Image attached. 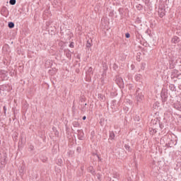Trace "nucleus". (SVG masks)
I'll return each instance as SVG.
<instances>
[{
	"label": "nucleus",
	"instance_id": "obj_14",
	"mask_svg": "<svg viewBox=\"0 0 181 181\" xmlns=\"http://www.w3.org/2000/svg\"><path fill=\"white\" fill-rule=\"evenodd\" d=\"M125 36L127 39L131 37V35H129V33H126Z\"/></svg>",
	"mask_w": 181,
	"mask_h": 181
},
{
	"label": "nucleus",
	"instance_id": "obj_11",
	"mask_svg": "<svg viewBox=\"0 0 181 181\" xmlns=\"http://www.w3.org/2000/svg\"><path fill=\"white\" fill-rule=\"evenodd\" d=\"M4 166H5V161H1V165H0V168H4Z\"/></svg>",
	"mask_w": 181,
	"mask_h": 181
},
{
	"label": "nucleus",
	"instance_id": "obj_9",
	"mask_svg": "<svg viewBox=\"0 0 181 181\" xmlns=\"http://www.w3.org/2000/svg\"><path fill=\"white\" fill-rule=\"evenodd\" d=\"M9 4L10 5H15V4H16V0H10Z\"/></svg>",
	"mask_w": 181,
	"mask_h": 181
},
{
	"label": "nucleus",
	"instance_id": "obj_16",
	"mask_svg": "<svg viewBox=\"0 0 181 181\" xmlns=\"http://www.w3.org/2000/svg\"><path fill=\"white\" fill-rule=\"evenodd\" d=\"M86 47H91V44H90L89 42H88V43L86 44Z\"/></svg>",
	"mask_w": 181,
	"mask_h": 181
},
{
	"label": "nucleus",
	"instance_id": "obj_13",
	"mask_svg": "<svg viewBox=\"0 0 181 181\" xmlns=\"http://www.w3.org/2000/svg\"><path fill=\"white\" fill-rule=\"evenodd\" d=\"M88 170H90L91 173H94V171H93V167H89Z\"/></svg>",
	"mask_w": 181,
	"mask_h": 181
},
{
	"label": "nucleus",
	"instance_id": "obj_10",
	"mask_svg": "<svg viewBox=\"0 0 181 181\" xmlns=\"http://www.w3.org/2000/svg\"><path fill=\"white\" fill-rule=\"evenodd\" d=\"M73 125L74 127H77L78 125H80V124H78V122H74Z\"/></svg>",
	"mask_w": 181,
	"mask_h": 181
},
{
	"label": "nucleus",
	"instance_id": "obj_15",
	"mask_svg": "<svg viewBox=\"0 0 181 181\" xmlns=\"http://www.w3.org/2000/svg\"><path fill=\"white\" fill-rule=\"evenodd\" d=\"M69 47H74V42H71V43L69 45Z\"/></svg>",
	"mask_w": 181,
	"mask_h": 181
},
{
	"label": "nucleus",
	"instance_id": "obj_20",
	"mask_svg": "<svg viewBox=\"0 0 181 181\" xmlns=\"http://www.w3.org/2000/svg\"><path fill=\"white\" fill-rule=\"evenodd\" d=\"M161 97H163V92H162L161 93Z\"/></svg>",
	"mask_w": 181,
	"mask_h": 181
},
{
	"label": "nucleus",
	"instance_id": "obj_17",
	"mask_svg": "<svg viewBox=\"0 0 181 181\" xmlns=\"http://www.w3.org/2000/svg\"><path fill=\"white\" fill-rule=\"evenodd\" d=\"M86 118H87V117H86V116H83V120H86Z\"/></svg>",
	"mask_w": 181,
	"mask_h": 181
},
{
	"label": "nucleus",
	"instance_id": "obj_7",
	"mask_svg": "<svg viewBox=\"0 0 181 181\" xmlns=\"http://www.w3.org/2000/svg\"><path fill=\"white\" fill-rule=\"evenodd\" d=\"M83 133L82 131L78 132L79 139H83Z\"/></svg>",
	"mask_w": 181,
	"mask_h": 181
},
{
	"label": "nucleus",
	"instance_id": "obj_3",
	"mask_svg": "<svg viewBox=\"0 0 181 181\" xmlns=\"http://www.w3.org/2000/svg\"><path fill=\"white\" fill-rule=\"evenodd\" d=\"M136 100H137L138 103H141V102L144 101V95H142V93H139L136 96Z\"/></svg>",
	"mask_w": 181,
	"mask_h": 181
},
{
	"label": "nucleus",
	"instance_id": "obj_8",
	"mask_svg": "<svg viewBox=\"0 0 181 181\" xmlns=\"http://www.w3.org/2000/svg\"><path fill=\"white\" fill-rule=\"evenodd\" d=\"M110 138L111 140L114 139V138H115V134L113 132L110 133Z\"/></svg>",
	"mask_w": 181,
	"mask_h": 181
},
{
	"label": "nucleus",
	"instance_id": "obj_6",
	"mask_svg": "<svg viewBox=\"0 0 181 181\" xmlns=\"http://www.w3.org/2000/svg\"><path fill=\"white\" fill-rule=\"evenodd\" d=\"M8 28H10V29H12V28H15V24L12 22H10L8 23Z\"/></svg>",
	"mask_w": 181,
	"mask_h": 181
},
{
	"label": "nucleus",
	"instance_id": "obj_1",
	"mask_svg": "<svg viewBox=\"0 0 181 181\" xmlns=\"http://www.w3.org/2000/svg\"><path fill=\"white\" fill-rule=\"evenodd\" d=\"M158 15L160 18H163L165 15V8H163V6L160 4L158 7Z\"/></svg>",
	"mask_w": 181,
	"mask_h": 181
},
{
	"label": "nucleus",
	"instance_id": "obj_12",
	"mask_svg": "<svg viewBox=\"0 0 181 181\" xmlns=\"http://www.w3.org/2000/svg\"><path fill=\"white\" fill-rule=\"evenodd\" d=\"M113 177H115L116 179H119V174H115Z\"/></svg>",
	"mask_w": 181,
	"mask_h": 181
},
{
	"label": "nucleus",
	"instance_id": "obj_2",
	"mask_svg": "<svg viewBox=\"0 0 181 181\" xmlns=\"http://www.w3.org/2000/svg\"><path fill=\"white\" fill-rule=\"evenodd\" d=\"M0 77L1 80H8V72H1Z\"/></svg>",
	"mask_w": 181,
	"mask_h": 181
},
{
	"label": "nucleus",
	"instance_id": "obj_19",
	"mask_svg": "<svg viewBox=\"0 0 181 181\" xmlns=\"http://www.w3.org/2000/svg\"><path fill=\"white\" fill-rule=\"evenodd\" d=\"M125 111H128V107L124 108Z\"/></svg>",
	"mask_w": 181,
	"mask_h": 181
},
{
	"label": "nucleus",
	"instance_id": "obj_5",
	"mask_svg": "<svg viewBox=\"0 0 181 181\" xmlns=\"http://www.w3.org/2000/svg\"><path fill=\"white\" fill-rule=\"evenodd\" d=\"M172 43H179V38L177 37H173L172 40H171Z\"/></svg>",
	"mask_w": 181,
	"mask_h": 181
},
{
	"label": "nucleus",
	"instance_id": "obj_4",
	"mask_svg": "<svg viewBox=\"0 0 181 181\" xmlns=\"http://www.w3.org/2000/svg\"><path fill=\"white\" fill-rule=\"evenodd\" d=\"M86 76L90 77L91 76H93V68L90 67L88 70V71L86 72Z\"/></svg>",
	"mask_w": 181,
	"mask_h": 181
},
{
	"label": "nucleus",
	"instance_id": "obj_18",
	"mask_svg": "<svg viewBox=\"0 0 181 181\" xmlns=\"http://www.w3.org/2000/svg\"><path fill=\"white\" fill-rule=\"evenodd\" d=\"M4 111H6V107H4Z\"/></svg>",
	"mask_w": 181,
	"mask_h": 181
},
{
	"label": "nucleus",
	"instance_id": "obj_21",
	"mask_svg": "<svg viewBox=\"0 0 181 181\" xmlns=\"http://www.w3.org/2000/svg\"><path fill=\"white\" fill-rule=\"evenodd\" d=\"M77 57H78V59H80V56L78 55Z\"/></svg>",
	"mask_w": 181,
	"mask_h": 181
}]
</instances>
